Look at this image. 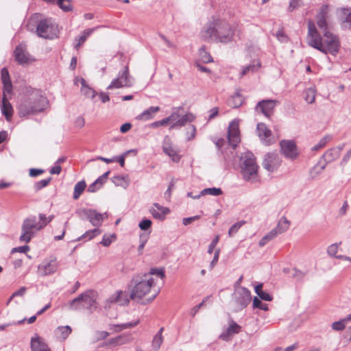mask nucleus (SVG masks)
I'll return each mask as SVG.
<instances>
[{
  "label": "nucleus",
  "mask_w": 351,
  "mask_h": 351,
  "mask_svg": "<svg viewBox=\"0 0 351 351\" xmlns=\"http://www.w3.org/2000/svg\"><path fill=\"white\" fill-rule=\"evenodd\" d=\"M48 103L42 90L27 87L19 101V115L23 117L40 113L47 108Z\"/></svg>",
  "instance_id": "1"
},
{
  "label": "nucleus",
  "mask_w": 351,
  "mask_h": 351,
  "mask_svg": "<svg viewBox=\"0 0 351 351\" xmlns=\"http://www.w3.org/2000/svg\"><path fill=\"white\" fill-rule=\"evenodd\" d=\"M201 34L206 41L213 40L216 43L227 44L232 40L234 29L226 21L215 19L203 28Z\"/></svg>",
  "instance_id": "2"
},
{
  "label": "nucleus",
  "mask_w": 351,
  "mask_h": 351,
  "mask_svg": "<svg viewBox=\"0 0 351 351\" xmlns=\"http://www.w3.org/2000/svg\"><path fill=\"white\" fill-rule=\"evenodd\" d=\"M26 27L35 32L39 38L52 40L58 37L59 29L56 22L51 18H43L39 13H34L28 19Z\"/></svg>",
  "instance_id": "3"
},
{
  "label": "nucleus",
  "mask_w": 351,
  "mask_h": 351,
  "mask_svg": "<svg viewBox=\"0 0 351 351\" xmlns=\"http://www.w3.org/2000/svg\"><path fill=\"white\" fill-rule=\"evenodd\" d=\"M154 284V278L150 274H140L134 276L129 285L130 298L138 302L150 292Z\"/></svg>",
  "instance_id": "4"
},
{
  "label": "nucleus",
  "mask_w": 351,
  "mask_h": 351,
  "mask_svg": "<svg viewBox=\"0 0 351 351\" xmlns=\"http://www.w3.org/2000/svg\"><path fill=\"white\" fill-rule=\"evenodd\" d=\"M240 161L241 173L243 178L247 182H256L258 178V166L254 154L251 152H245L241 155Z\"/></svg>",
  "instance_id": "5"
},
{
  "label": "nucleus",
  "mask_w": 351,
  "mask_h": 351,
  "mask_svg": "<svg viewBox=\"0 0 351 351\" xmlns=\"http://www.w3.org/2000/svg\"><path fill=\"white\" fill-rule=\"evenodd\" d=\"M313 48L319 50L324 54L330 53L335 56L339 50L340 43L337 36L328 30L323 32V38L317 42H314Z\"/></svg>",
  "instance_id": "6"
},
{
  "label": "nucleus",
  "mask_w": 351,
  "mask_h": 351,
  "mask_svg": "<svg viewBox=\"0 0 351 351\" xmlns=\"http://www.w3.org/2000/svg\"><path fill=\"white\" fill-rule=\"evenodd\" d=\"M40 230H42V226L38 225L35 216L26 218L22 224L20 241L29 243L35 233Z\"/></svg>",
  "instance_id": "7"
},
{
  "label": "nucleus",
  "mask_w": 351,
  "mask_h": 351,
  "mask_svg": "<svg viewBox=\"0 0 351 351\" xmlns=\"http://www.w3.org/2000/svg\"><path fill=\"white\" fill-rule=\"evenodd\" d=\"M340 156L339 150H335L333 147L328 149L322 156L320 160L312 169L310 173L313 178L320 174L326 168L328 163L332 162Z\"/></svg>",
  "instance_id": "8"
},
{
  "label": "nucleus",
  "mask_w": 351,
  "mask_h": 351,
  "mask_svg": "<svg viewBox=\"0 0 351 351\" xmlns=\"http://www.w3.org/2000/svg\"><path fill=\"white\" fill-rule=\"evenodd\" d=\"M251 293L249 289L244 287H240L235 289L232 295V303L236 312L240 311L245 308L251 302Z\"/></svg>",
  "instance_id": "9"
},
{
  "label": "nucleus",
  "mask_w": 351,
  "mask_h": 351,
  "mask_svg": "<svg viewBox=\"0 0 351 351\" xmlns=\"http://www.w3.org/2000/svg\"><path fill=\"white\" fill-rule=\"evenodd\" d=\"M77 214L82 219H88L94 226H99L104 220L102 214L93 209H80Z\"/></svg>",
  "instance_id": "10"
},
{
  "label": "nucleus",
  "mask_w": 351,
  "mask_h": 351,
  "mask_svg": "<svg viewBox=\"0 0 351 351\" xmlns=\"http://www.w3.org/2000/svg\"><path fill=\"white\" fill-rule=\"evenodd\" d=\"M130 73L128 66L124 67L122 71H120L116 79L113 80L110 84L107 87L108 90L115 88H119L122 87H130L132 86V82L130 79Z\"/></svg>",
  "instance_id": "11"
},
{
  "label": "nucleus",
  "mask_w": 351,
  "mask_h": 351,
  "mask_svg": "<svg viewBox=\"0 0 351 351\" xmlns=\"http://www.w3.org/2000/svg\"><path fill=\"white\" fill-rule=\"evenodd\" d=\"M280 151L285 158L294 160L300 153L295 141L291 140H282L280 142Z\"/></svg>",
  "instance_id": "12"
},
{
  "label": "nucleus",
  "mask_w": 351,
  "mask_h": 351,
  "mask_svg": "<svg viewBox=\"0 0 351 351\" xmlns=\"http://www.w3.org/2000/svg\"><path fill=\"white\" fill-rule=\"evenodd\" d=\"M281 164V160L276 153H267L264 158L263 167L269 172L275 171Z\"/></svg>",
  "instance_id": "13"
},
{
  "label": "nucleus",
  "mask_w": 351,
  "mask_h": 351,
  "mask_svg": "<svg viewBox=\"0 0 351 351\" xmlns=\"http://www.w3.org/2000/svg\"><path fill=\"white\" fill-rule=\"evenodd\" d=\"M15 60L18 64L24 65L28 64L30 60V55L27 51V46L25 43H20L14 51Z\"/></svg>",
  "instance_id": "14"
},
{
  "label": "nucleus",
  "mask_w": 351,
  "mask_h": 351,
  "mask_svg": "<svg viewBox=\"0 0 351 351\" xmlns=\"http://www.w3.org/2000/svg\"><path fill=\"white\" fill-rule=\"evenodd\" d=\"M277 101L274 99H265L258 102L256 106L257 112L263 113L265 117H270Z\"/></svg>",
  "instance_id": "15"
},
{
  "label": "nucleus",
  "mask_w": 351,
  "mask_h": 351,
  "mask_svg": "<svg viewBox=\"0 0 351 351\" xmlns=\"http://www.w3.org/2000/svg\"><path fill=\"white\" fill-rule=\"evenodd\" d=\"M162 151L169 156L173 162H178L180 159L177 148L173 147L171 138L166 136L162 142Z\"/></svg>",
  "instance_id": "16"
},
{
  "label": "nucleus",
  "mask_w": 351,
  "mask_h": 351,
  "mask_svg": "<svg viewBox=\"0 0 351 351\" xmlns=\"http://www.w3.org/2000/svg\"><path fill=\"white\" fill-rule=\"evenodd\" d=\"M82 302H83V308L93 312L96 309V299L95 293L93 290H88L81 293Z\"/></svg>",
  "instance_id": "17"
},
{
  "label": "nucleus",
  "mask_w": 351,
  "mask_h": 351,
  "mask_svg": "<svg viewBox=\"0 0 351 351\" xmlns=\"http://www.w3.org/2000/svg\"><path fill=\"white\" fill-rule=\"evenodd\" d=\"M58 263L56 259H51L49 261H43L38 265V271L42 276L52 274L56 271Z\"/></svg>",
  "instance_id": "18"
},
{
  "label": "nucleus",
  "mask_w": 351,
  "mask_h": 351,
  "mask_svg": "<svg viewBox=\"0 0 351 351\" xmlns=\"http://www.w3.org/2000/svg\"><path fill=\"white\" fill-rule=\"evenodd\" d=\"M328 6L322 5L319 8V12L316 15L317 25L320 29L324 32L328 30Z\"/></svg>",
  "instance_id": "19"
},
{
  "label": "nucleus",
  "mask_w": 351,
  "mask_h": 351,
  "mask_svg": "<svg viewBox=\"0 0 351 351\" xmlns=\"http://www.w3.org/2000/svg\"><path fill=\"white\" fill-rule=\"evenodd\" d=\"M228 141L229 144L235 148L237 144L240 142V134L239 126L237 124L231 123L228 126Z\"/></svg>",
  "instance_id": "20"
},
{
  "label": "nucleus",
  "mask_w": 351,
  "mask_h": 351,
  "mask_svg": "<svg viewBox=\"0 0 351 351\" xmlns=\"http://www.w3.org/2000/svg\"><path fill=\"white\" fill-rule=\"evenodd\" d=\"M130 299L128 298V294L125 292L117 291L106 300V302L119 303L120 305H125L129 304Z\"/></svg>",
  "instance_id": "21"
},
{
  "label": "nucleus",
  "mask_w": 351,
  "mask_h": 351,
  "mask_svg": "<svg viewBox=\"0 0 351 351\" xmlns=\"http://www.w3.org/2000/svg\"><path fill=\"white\" fill-rule=\"evenodd\" d=\"M30 347L32 351H51L47 344L38 335L32 337Z\"/></svg>",
  "instance_id": "22"
},
{
  "label": "nucleus",
  "mask_w": 351,
  "mask_h": 351,
  "mask_svg": "<svg viewBox=\"0 0 351 351\" xmlns=\"http://www.w3.org/2000/svg\"><path fill=\"white\" fill-rule=\"evenodd\" d=\"M256 130L261 140L265 145H269L271 142L269 138L271 136V132L267 128V125L263 123H259L257 124Z\"/></svg>",
  "instance_id": "23"
},
{
  "label": "nucleus",
  "mask_w": 351,
  "mask_h": 351,
  "mask_svg": "<svg viewBox=\"0 0 351 351\" xmlns=\"http://www.w3.org/2000/svg\"><path fill=\"white\" fill-rule=\"evenodd\" d=\"M229 326L225 332H223L220 335L219 337L223 340L227 341L228 339V337L233 334H238L241 331V327L237 324L232 318L229 319L228 321Z\"/></svg>",
  "instance_id": "24"
},
{
  "label": "nucleus",
  "mask_w": 351,
  "mask_h": 351,
  "mask_svg": "<svg viewBox=\"0 0 351 351\" xmlns=\"http://www.w3.org/2000/svg\"><path fill=\"white\" fill-rule=\"evenodd\" d=\"M308 36L309 37L308 45L312 47L315 46L314 42L319 41L322 37L312 21H309L308 24Z\"/></svg>",
  "instance_id": "25"
},
{
  "label": "nucleus",
  "mask_w": 351,
  "mask_h": 351,
  "mask_svg": "<svg viewBox=\"0 0 351 351\" xmlns=\"http://www.w3.org/2000/svg\"><path fill=\"white\" fill-rule=\"evenodd\" d=\"M195 119V117L193 115V114L189 112L186 114L182 116L181 117H179L178 120L172 123V125L170 126L169 130H172L174 128H180L181 127L184 126L188 122L191 123Z\"/></svg>",
  "instance_id": "26"
},
{
  "label": "nucleus",
  "mask_w": 351,
  "mask_h": 351,
  "mask_svg": "<svg viewBox=\"0 0 351 351\" xmlns=\"http://www.w3.org/2000/svg\"><path fill=\"white\" fill-rule=\"evenodd\" d=\"M1 109L6 120L9 121L12 117L13 108L5 94L2 97Z\"/></svg>",
  "instance_id": "27"
},
{
  "label": "nucleus",
  "mask_w": 351,
  "mask_h": 351,
  "mask_svg": "<svg viewBox=\"0 0 351 351\" xmlns=\"http://www.w3.org/2000/svg\"><path fill=\"white\" fill-rule=\"evenodd\" d=\"M160 110L158 106H151L147 110H144L141 114L137 116L136 119L139 120H149L153 118L154 114L158 112Z\"/></svg>",
  "instance_id": "28"
},
{
  "label": "nucleus",
  "mask_w": 351,
  "mask_h": 351,
  "mask_svg": "<svg viewBox=\"0 0 351 351\" xmlns=\"http://www.w3.org/2000/svg\"><path fill=\"white\" fill-rule=\"evenodd\" d=\"M139 323V320L135 322H128L121 324H112L109 326V328L114 332H119L124 329L130 328L136 326Z\"/></svg>",
  "instance_id": "29"
},
{
  "label": "nucleus",
  "mask_w": 351,
  "mask_h": 351,
  "mask_svg": "<svg viewBox=\"0 0 351 351\" xmlns=\"http://www.w3.org/2000/svg\"><path fill=\"white\" fill-rule=\"evenodd\" d=\"M339 17L342 23L351 27V8H343L339 10Z\"/></svg>",
  "instance_id": "30"
},
{
  "label": "nucleus",
  "mask_w": 351,
  "mask_h": 351,
  "mask_svg": "<svg viewBox=\"0 0 351 351\" xmlns=\"http://www.w3.org/2000/svg\"><path fill=\"white\" fill-rule=\"evenodd\" d=\"M129 341V337L126 335H119L114 338H111L106 342V346H119L126 343Z\"/></svg>",
  "instance_id": "31"
},
{
  "label": "nucleus",
  "mask_w": 351,
  "mask_h": 351,
  "mask_svg": "<svg viewBox=\"0 0 351 351\" xmlns=\"http://www.w3.org/2000/svg\"><path fill=\"white\" fill-rule=\"evenodd\" d=\"M289 221L285 217H282L278 221L277 226L273 229L276 231L277 235L287 231L289 228Z\"/></svg>",
  "instance_id": "32"
},
{
  "label": "nucleus",
  "mask_w": 351,
  "mask_h": 351,
  "mask_svg": "<svg viewBox=\"0 0 351 351\" xmlns=\"http://www.w3.org/2000/svg\"><path fill=\"white\" fill-rule=\"evenodd\" d=\"M93 32V29H87L83 32L82 35L79 37H76L75 39V44L74 45L75 49H78L79 47L83 45L86 40L88 36H89L92 32Z\"/></svg>",
  "instance_id": "33"
},
{
  "label": "nucleus",
  "mask_w": 351,
  "mask_h": 351,
  "mask_svg": "<svg viewBox=\"0 0 351 351\" xmlns=\"http://www.w3.org/2000/svg\"><path fill=\"white\" fill-rule=\"evenodd\" d=\"M263 283H259L254 288L256 293L258 295L261 300L265 301H271L273 300V297L268 293L263 291Z\"/></svg>",
  "instance_id": "34"
},
{
  "label": "nucleus",
  "mask_w": 351,
  "mask_h": 351,
  "mask_svg": "<svg viewBox=\"0 0 351 351\" xmlns=\"http://www.w3.org/2000/svg\"><path fill=\"white\" fill-rule=\"evenodd\" d=\"M222 193H223V191L220 188H215V187L206 188V189H203L199 195H196L195 197H193V198L198 199L202 195H214V196H218V195H221Z\"/></svg>",
  "instance_id": "35"
},
{
  "label": "nucleus",
  "mask_w": 351,
  "mask_h": 351,
  "mask_svg": "<svg viewBox=\"0 0 351 351\" xmlns=\"http://www.w3.org/2000/svg\"><path fill=\"white\" fill-rule=\"evenodd\" d=\"M82 306L83 302H82L81 294L71 300L68 304V308L71 311H80L84 309Z\"/></svg>",
  "instance_id": "36"
},
{
  "label": "nucleus",
  "mask_w": 351,
  "mask_h": 351,
  "mask_svg": "<svg viewBox=\"0 0 351 351\" xmlns=\"http://www.w3.org/2000/svg\"><path fill=\"white\" fill-rule=\"evenodd\" d=\"M86 187V184L84 180H81L78 182L74 186V191L73 198L74 199H77L82 193L84 192Z\"/></svg>",
  "instance_id": "37"
},
{
  "label": "nucleus",
  "mask_w": 351,
  "mask_h": 351,
  "mask_svg": "<svg viewBox=\"0 0 351 351\" xmlns=\"http://www.w3.org/2000/svg\"><path fill=\"white\" fill-rule=\"evenodd\" d=\"M260 67H261V62H255V61H254L252 64L243 67V70L240 73V77H243L244 75H245L247 73H248L250 72L254 73V72L256 71Z\"/></svg>",
  "instance_id": "38"
},
{
  "label": "nucleus",
  "mask_w": 351,
  "mask_h": 351,
  "mask_svg": "<svg viewBox=\"0 0 351 351\" xmlns=\"http://www.w3.org/2000/svg\"><path fill=\"white\" fill-rule=\"evenodd\" d=\"M101 232V230L99 228H95L93 230H90L86 231L84 234H83L82 236L78 237L76 241H81L84 239H88V240H90L93 239L96 235L99 234Z\"/></svg>",
  "instance_id": "39"
},
{
  "label": "nucleus",
  "mask_w": 351,
  "mask_h": 351,
  "mask_svg": "<svg viewBox=\"0 0 351 351\" xmlns=\"http://www.w3.org/2000/svg\"><path fill=\"white\" fill-rule=\"evenodd\" d=\"M277 236L276 231L271 230L259 241L258 245L260 247L265 246L269 241L273 240Z\"/></svg>",
  "instance_id": "40"
},
{
  "label": "nucleus",
  "mask_w": 351,
  "mask_h": 351,
  "mask_svg": "<svg viewBox=\"0 0 351 351\" xmlns=\"http://www.w3.org/2000/svg\"><path fill=\"white\" fill-rule=\"evenodd\" d=\"M332 139L331 135H326L320 139L319 143L312 147V151H318L321 148L325 147L326 144Z\"/></svg>",
  "instance_id": "41"
},
{
  "label": "nucleus",
  "mask_w": 351,
  "mask_h": 351,
  "mask_svg": "<svg viewBox=\"0 0 351 351\" xmlns=\"http://www.w3.org/2000/svg\"><path fill=\"white\" fill-rule=\"evenodd\" d=\"M150 212L155 219L163 220L166 215H167L170 210L169 208H164V212H160L156 209L152 208Z\"/></svg>",
  "instance_id": "42"
},
{
  "label": "nucleus",
  "mask_w": 351,
  "mask_h": 351,
  "mask_svg": "<svg viewBox=\"0 0 351 351\" xmlns=\"http://www.w3.org/2000/svg\"><path fill=\"white\" fill-rule=\"evenodd\" d=\"M57 5L64 12L72 10V5L70 0H57Z\"/></svg>",
  "instance_id": "43"
},
{
  "label": "nucleus",
  "mask_w": 351,
  "mask_h": 351,
  "mask_svg": "<svg viewBox=\"0 0 351 351\" xmlns=\"http://www.w3.org/2000/svg\"><path fill=\"white\" fill-rule=\"evenodd\" d=\"M71 328L69 326H59L57 332H60V337L65 339L71 332Z\"/></svg>",
  "instance_id": "44"
},
{
  "label": "nucleus",
  "mask_w": 351,
  "mask_h": 351,
  "mask_svg": "<svg viewBox=\"0 0 351 351\" xmlns=\"http://www.w3.org/2000/svg\"><path fill=\"white\" fill-rule=\"evenodd\" d=\"M252 306L254 308H259L265 311H268L267 304L263 303L260 298L254 297L252 302Z\"/></svg>",
  "instance_id": "45"
},
{
  "label": "nucleus",
  "mask_w": 351,
  "mask_h": 351,
  "mask_svg": "<svg viewBox=\"0 0 351 351\" xmlns=\"http://www.w3.org/2000/svg\"><path fill=\"white\" fill-rule=\"evenodd\" d=\"M315 98V91L313 88H308L304 92V99L308 104L314 102Z\"/></svg>",
  "instance_id": "46"
},
{
  "label": "nucleus",
  "mask_w": 351,
  "mask_h": 351,
  "mask_svg": "<svg viewBox=\"0 0 351 351\" xmlns=\"http://www.w3.org/2000/svg\"><path fill=\"white\" fill-rule=\"evenodd\" d=\"M245 223V221H240L235 223H234L229 229L228 235L229 237H233L238 230L241 228V226Z\"/></svg>",
  "instance_id": "47"
},
{
  "label": "nucleus",
  "mask_w": 351,
  "mask_h": 351,
  "mask_svg": "<svg viewBox=\"0 0 351 351\" xmlns=\"http://www.w3.org/2000/svg\"><path fill=\"white\" fill-rule=\"evenodd\" d=\"M51 178L49 177L47 179L41 180L37 182H36L34 185V189L35 191H38L43 189L44 187L47 186L51 182Z\"/></svg>",
  "instance_id": "48"
},
{
  "label": "nucleus",
  "mask_w": 351,
  "mask_h": 351,
  "mask_svg": "<svg viewBox=\"0 0 351 351\" xmlns=\"http://www.w3.org/2000/svg\"><path fill=\"white\" fill-rule=\"evenodd\" d=\"M199 56L203 62L208 63L213 62V58L209 53H208L204 47H202L199 49Z\"/></svg>",
  "instance_id": "49"
},
{
  "label": "nucleus",
  "mask_w": 351,
  "mask_h": 351,
  "mask_svg": "<svg viewBox=\"0 0 351 351\" xmlns=\"http://www.w3.org/2000/svg\"><path fill=\"white\" fill-rule=\"evenodd\" d=\"M337 251H338V245L337 243L330 245L328 247V250H327V252L330 256H335V258H339V259L343 258V256H342V255L337 256L336 255V254L337 253Z\"/></svg>",
  "instance_id": "50"
},
{
  "label": "nucleus",
  "mask_w": 351,
  "mask_h": 351,
  "mask_svg": "<svg viewBox=\"0 0 351 351\" xmlns=\"http://www.w3.org/2000/svg\"><path fill=\"white\" fill-rule=\"evenodd\" d=\"M81 92L86 97H90L92 99L94 98L97 95V92L88 86L84 88H81Z\"/></svg>",
  "instance_id": "51"
},
{
  "label": "nucleus",
  "mask_w": 351,
  "mask_h": 351,
  "mask_svg": "<svg viewBox=\"0 0 351 351\" xmlns=\"http://www.w3.org/2000/svg\"><path fill=\"white\" fill-rule=\"evenodd\" d=\"M163 337L160 336V334H156L152 341V346L156 350H158L162 343Z\"/></svg>",
  "instance_id": "52"
},
{
  "label": "nucleus",
  "mask_w": 351,
  "mask_h": 351,
  "mask_svg": "<svg viewBox=\"0 0 351 351\" xmlns=\"http://www.w3.org/2000/svg\"><path fill=\"white\" fill-rule=\"evenodd\" d=\"M331 328L332 330L335 331H341L345 329L346 324L343 322V320L341 319L340 320L337 322H335L332 324Z\"/></svg>",
  "instance_id": "53"
},
{
  "label": "nucleus",
  "mask_w": 351,
  "mask_h": 351,
  "mask_svg": "<svg viewBox=\"0 0 351 351\" xmlns=\"http://www.w3.org/2000/svg\"><path fill=\"white\" fill-rule=\"evenodd\" d=\"M112 180L117 186H123L124 182L128 184L126 178L120 175L114 176Z\"/></svg>",
  "instance_id": "54"
},
{
  "label": "nucleus",
  "mask_w": 351,
  "mask_h": 351,
  "mask_svg": "<svg viewBox=\"0 0 351 351\" xmlns=\"http://www.w3.org/2000/svg\"><path fill=\"white\" fill-rule=\"evenodd\" d=\"M144 274H150V276H152V275H156L162 279L165 276L164 270L158 268H152L149 273H145Z\"/></svg>",
  "instance_id": "55"
},
{
  "label": "nucleus",
  "mask_w": 351,
  "mask_h": 351,
  "mask_svg": "<svg viewBox=\"0 0 351 351\" xmlns=\"http://www.w3.org/2000/svg\"><path fill=\"white\" fill-rule=\"evenodd\" d=\"M152 222L150 219H144L138 224L139 228L142 230H147L151 228Z\"/></svg>",
  "instance_id": "56"
},
{
  "label": "nucleus",
  "mask_w": 351,
  "mask_h": 351,
  "mask_svg": "<svg viewBox=\"0 0 351 351\" xmlns=\"http://www.w3.org/2000/svg\"><path fill=\"white\" fill-rule=\"evenodd\" d=\"M1 79L3 84L8 83V82H11L8 70L4 67L1 69Z\"/></svg>",
  "instance_id": "57"
},
{
  "label": "nucleus",
  "mask_w": 351,
  "mask_h": 351,
  "mask_svg": "<svg viewBox=\"0 0 351 351\" xmlns=\"http://www.w3.org/2000/svg\"><path fill=\"white\" fill-rule=\"evenodd\" d=\"M112 238L115 239L116 235L114 234H111L110 236L104 235L102 241L100 242L101 245L105 247H108L112 243Z\"/></svg>",
  "instance_id": "58"
},
{
  "label": "nucleus",
  "mask_w": 351,
  "mask_h": 351,
  "mask_svg": "<svg viewBox=\"0 0 351 351\" xmlns=\"http://www.w3.org/2000/svg\"><path fill=\"white\" fill-rule=\"evenodd\" d=\"M243 101V99H235L233 97H230V99L228 100V104L232 108H239L242 105Z\"/></svg>",
  "instance_id": "59"
},
{
  "label": "nucleus",
  "mask_w": 351,
  "mask_h": 351,
  "mask_svg": "<svg viewBox=\"0 0 351 351\" xmlns=\"http://www.w3.org/2000/svg\"><path fill=\"white\" fill-rule=\"evenodd\" d=\"M189 129L190 130V131H188L186 134H187V140L188 141H191L193 140L195 137V135H196V128L194 125H191L189 128Z\"/></svg>",
  "instance_id": "60"
},
{
  "label": "nucleus",
  "mask_w": 351,
  "mask_h": 351,
  "mask_svg": "<svg viewBox=\"0 0 351 351\" xmlns=\"http://www.w3.org/2000/svg\"><path fill=\"white\" fill-rule=\"evenodd\" d=\"M219 240V237L217 235L211 241V243L209 244L208 248V253L211 254L213 252V250H215L217 244L218 243Z\"/></svg>",
  "instance_id": "61"
},
{
  "label": "nucleus",
  "mask_w": 351,
  "mask_h": 351,
  "mask_svg": "<svg viewBox=\"0 0 351 351\" xmlns=\"http://www.w3.org/2000/svg\"><path fill=\"white\" fill-rule=\"evenodd\" d=\"M300 1L301 0H291L288 8V10L289 12H293L296 8L300 7Z\"/></svg>",
  "instance_id": "62"
},
{
  "label": "nucleus",
  "mask_w": 351,
  "mask_h": 351,
  "mask_svg": "<svg viewBox=\"0 0 351 351\" xmlns=\"http://www.w3.org/2000/svg\"><path fill=\"white\" fill-rule=\"evenodd\" d=\"M179 117H180V114L176 112H173L169 117H167L165 119L167 121V123L168 124L170 122H172L173 123L174 122H176L178 120V119Z\"/></svg>",
  "instance_id": "63"
},
{
  "label": "nucleus",
  "mask_w": 351,
  "mask_h": 351,
  "mask_svg": "<svg viewBox=\"0 0 351 351\" xmlns=\"http://www.w3.org/2000/svg\"><path fill=\"white\" fill-rule=\"evenodd\" d=\"M277 39L282 43H287L288 41V37L283 31L279 30L276 34Z\"/></svg>",
  "instance_id": "64"
}]
</instances>
